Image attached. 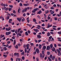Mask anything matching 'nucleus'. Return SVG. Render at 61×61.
<instances>
[{"label":"nucleus","mask_w":61,"mask_h":61,"mask_svg":"<svg viewBox=\"0 0 61 61\" xmlns=\"http://www.w3.org/2000/svg\"><path fill=\"white\" fill-rule=\"evenodd\" d=\"M57 51L58 52V56H60L61 55V52H60V51L59 50L57 49Z\"/></svg>","instance_id":"nucleus-1"},{"label":"nucleus","mask_w":61,"mask_h":61,"mask_svg":"<svg viewBox=\"0 0 61 61\" xmlns=\"http://www.w3.org/2000/svg\"><path fill=\"white\" fill-rule=\"evenodd\" d=\"M10 30H11V28L9 27V28H6V31H10Z\"/></svg>","instance_id":"nucleus-2"},{"label":"nucleus","mask_w":61,"mask_h":61,"mask_svg":"<svg viewBox=\"0 0 61 61\" xmlns=\"http://www.w3.org/2000/svg\"><path fill=\"white\" fill-rule=\"evenodd\" d=\"M17 19L19 21V22H20L21 21V20L22 19L21 18H17Z\"/></svg>","instance_id":"nucleus-3"},{"label":"nucleus","mask_w":61,"mask_h":61,"mask_svg":"<svg viewBox=\"0 0 61 61\" xmlns=\"http://www.w3.org/2000/svg\"><path fill=\"white\" fill-rule=\"evenodd\" d=\"M10 33H11V32L10 31H9L8 32H6L5 34L6 35H9L10 34Z\"/></svg>","instance_id":"nucleus-4"},{"label":"nucleus","mask_w":61,"mask_h":61,"mask_svg":"<svg viewBox=\"0 0 61 61\" xmlns=\"http://www.w3.org/2000/svg\"><path fill=\"white\" fill-rule=\"evenodd\" d=\"M34 30L35 31V32H36V33H37V32H38L39 31V30L37 29H34Z\"/></svg>","instance_id":"nucleus-5"},{"label":"nucleus","mask_w":61,"mask_h":61,"mask_svg":"<svg viewBox=\"0 0 61 61\" xmlns=\"http://www.w3.org/2000/svg\"><path fill=\"white\" fill-rule=\"evenodd\" d=\"M26 48L27 50L28 49H29V44H27L26 45Z\"/></svg>","instance_id":"nucleus-6"},{"label":"nucleus","mask_w":61,"mask_h":61,"mask_svg":"<svg viewBox=\"0 0 61 61\" xmlns=\"http://www.w3.org/2000/svg\"><path fill=\"white\" fill-rule=\"evenodd\" d=\"M50 47L49 46H48L47 47L46 50H50Z\"/></svg>","instance_id":"nucleus-7"},{"label":"nucleus","mask_w":61,"mask_h":61,"mask_svg":"<svg viewBox=\"0 0 61 61\" xmlns=\"http://www.w3.org/2000/svg\"><path fill=\"white\" fill-rule=\"evenodd\" d=\"M41 13H42V11H41V10H39V11L38 12L37 14H40Z\"/></svg>","instance_id":"nucleus-8"},{"label":"nucleus","mask_w":61,"mask_h":61,"mask_svg":"<svg viewBox=\"0 0 61 61\" xmlns=\"http://www.w3.org/2000/svg\"><path fill=\"white\" fill-rule=\"evenodd\" d=\"M42 54H43L42 56V57L43 58H44V56H45V54H44V52L43 51H42Z\"/></svg>","instance_id":"nucleus-9"},{"label":"nucleus","mask_w":61,"mask_h":61,"mask_svg":"<svg viewBox=\"0 0 61 61\" xmlns=\"http://www.w3.org/2000/svg\"><path fill=\"white\" fill-rule=\"evenodd\" d=\"M36 51L37 53H39V50L37 49H36Z\"/></svg>","instance_id":"nucleus-10"},{"label":"nucleus","mask_w":61,"mask_h":61,"mask_svg":"<svg viewBox=\"0 0 61 61\" xmlns=\"http://www.w3.org/2000/svg\"><path fill=\"white\" fill-rule=\"evenodd\" d=\"M46 49V46H43L42 48V50H45Z\"/></svg>","instance_id":"nucleus-11"},{"label":"nucleus","mask_w":61,"mask_h":61,"mask_svg":"<svg viewBox=\"0 0 61 61\" xmlns=\"http://www.w3.org/2000/svg\"><path fill=\"white\" fill-rule=\"evenodd\" d=\"M37 36L38 38H39V39H40V38H41V36L40 35H37Z\"/></svg>","instance_id":"nucleus-12"},{"label":"nucleus","mask_w":61,"mask_h":61,"mask_svg":"<svg viewBox=\"0 0 61 61\" xmlns=\"http://www.w3.org/2000/svg\"><path fill=\"white\" fill-rule=\"evenodd\" d=\"M55 58V56H53L52 57V60H54Z\"/></svg>","instance_id":"nucleus-13"},{"label":"nucleus","mask_w":61,"mask_h":61,"mask_svg":"<svg viewBox=\"0 0 61 61\" xmlns=\"http://www.w3.org/2000/svg\"><path fill=\"white\" fill-rule=\"evenodd\" d=\"M21 29L20 28H19L17 30V33H19V31H20L21 30Z\"/></svg>","instance_id":"nucleus-14"},{"label":"nucleus","mask_w":61,"mask_h":61,"mask_svg":"<svg viewBox=\"0 0 61 61\" xmlns=\"http://www.w3.org/2000/svg\"><path fill=\"white\" fill-rule=\"evenodd\" d=\"M47 36H50V33L49 32H48L47 33Z\"/></svg>","instance_id":"nucleus-15"},{"label":"nucleus","mask_w":61,"mask_h":61,"mask_svg":"<svg viewBox=\"0 0 61 61\" xmlns=\"http://www.w3.org/2000/svg\"><path fill=\"white\" fill-rule=\"evenodd\" d=\"M39 49H41V47H42L41 45L40 44H39Z\"/></svg>","instance_id":"nucleus-16"},{"label":"nucleus","mask_w":61,"mask_h":61,"mask_svg":"<svg viewBox=\"0 0 61 61\" xmlns=\"http://www.w3.org/2000/svg\"><path fill=\"white\" fill-rule=\"evenodd\" d=\"M16 43V40H14V42H13L14 45H15V44Z\"/></svg>","instance_id":"nucleus-17"},{"label":"nucleus","mask_w":61,"mask_h":61,"mask_svg":"<svg viewBox=\"0 0 61 61\" xmlns=\"http://www.w3.org/2000/svg\"><path fill=\"white\" fill-rule=\"evenodd\" d=\"M15 33L16 34V35L18 34V33H17V30H15Z\"/></svg>","instance_id":"nucleus-18"},{"label":"nucleus","mask_w":61,"mask_h":61,"mask_svg":"<svg viewBox=\"0 0 61 61\" xmlns=\"http://www.w3.org/2000/svg\"><path fill=\"white\" fill-rule=\"evenodd\" d=\"M27 10V8H25V9L23 11V12H25Z\"/></svg>","instance_id":"nucleus-19"},{"label":"nucleus","mask_w":61,"mask_h":61,"mask_svg":"<svg viewBox=\"0 0 61 61\" xmlns=\"http://www.w3.org/2000/svg\"><path fill=\"white\" fill-rule=\"evenodd\" d=\"M38 9H39L38 8H36L34 9V11H35L36 12V11H37V10H38Z\"/></svg>","instance_id":"nucleus-20"},{"label":"nucleus","mask_w":61,"mask_h":61,"mask_svg":"<svg viewBox=\"0 0 61 61\" xmlns=\"http://www.w3.org/2000/svg\"><path fill=\"white\" fill-rule=\"evenodd\" d=\"M33 22H36V19H33Z\"/></svg>","instance_id":"nucleus-21"},{"label":"nucleus","mask_w":61,"mask_h":61,"mask_svg":"<svg viewBox=\"0 0 61 61\" xmlns=\"http://www.w3.org/2000/svg\"><path fill=\"white\" fill-rule=\"evenodd\" d=\"M42 56H43V54H42V53H40V57H42V58H43V57H42Z\"/></svg>","instance_id":"nucleus-22"},{"label":"nucleus","mask_w":61,"mask_h":61,"mask_svg":"<svg viewBox=\"0 0 61 61\" xmlns=\"http://www.w3.org/2000/svg\"><path fill=\"white\" fill-rule=\"evenodd\" d=\"M25 34L26 36H28V34L27 33V31H26L25 32Z\"/></svg>","instance_id":"nucleus-23"},{"label":"nucleus","mask_w":61,"mask_h":61,"mask_svg":"<svg viewBox=\"0 0 61 61\" xmlns=\"http://www.w3.org/2000/svg\"><path fill=\"white\" fill-rule=\"evenodd\" d=\"M50 47L51 48H52V47H53V44H51L50 45Z\"/></svg>","instance_id":"nucleus-24"},{"label":"nucleus","mask_w":61,"mask_h":61,"mask_svg":"<svg viewBox=\"0 0 61 61\" xmlns=\"http://www.w3.org/2000/svg\"><path fill=\"white\" fill-rule=\"evenodd\" d=\"M51 26H52V25H48L47 27H48V28H49V27H51Z\"/></svg>","instance_id":"nucleus-25"},{"label":"nucleus","mask_w":61,"mask_h":61,"mask_svg":"<svg viewBox=\"0 0 61 61\" xmlns=\"http://www.w3.org/2000/svg\"><path fill=\"white\" fill-rule=\"evenodd\" d=\"M54 13V11H52V12H51V14L52 15Z\"/></svg>","instance_id":"nucleus-26"},{"label":"nucleus","mask_w":61,"mask_h":61,"mask_svg":"<svg viewBox=\"0 0 61 61\" xmlns=\"http://www.w3.org/2000/svg\"><path fill=\"white\" fill-rule=\"evenodd\" d=\"M4 36V35H0L1 38H2V37H3Z\"/></svg>","instance_id":"nucleus-27"},{"label":"nucleus","mask_w":61,"mask_h":61,"mask_svg":"<svg viewBox=\"0 0 61 61\" xmlns=\"http://www.w3.org/2000/svg\"><path fill=\"white\" fill-rule=\"evenodd\" d=\"M48 59L49 61H51V59H50V57H48Z\"/></svg>","instance_id":"nucleus-28"},{"label":"nucleus","mask_w":61,"mask_h":61,"mask_svg":"<svg viewBox=\"0 0 61 61\" xmlns=\"http://www.w3.org/2000/svg\"><path fill=\"white\" fill-rule=\"evenodd\" d=\"M7 15H9V16L10 17V16H11V15H10V14L9 13H7Z\"/></svg>","instance_id":"nucleus-29"},{"label":"nucleus","mask_w":61,"mask_h":61,"mask_svg":"<svg viewBox=\"0 0 61 61\" xmlns=\"http://www.w3.org/2000/svg\"><path fill=\"white\" fill-rule=\"evenodd\" d=\"M23 30H21L20 31V34H22V33H23Z\"/></svg>","instance_id":"nucleus-30"},{"label":"nucleus","mask_w":61,"mask_h":61,"mask_svg":"<svg viewBox=\"0 0 61 61\" xmlns=\"http://www.w3.org/2000/svg\"><path fill=\"white\" fill-rule=\"evenodd\" d=\"M6 8V7H5L4 8L3 7L2 8V10H5V8Z\"/></svg>","instance_id":"nucleus-31"},{"label":"nucleus","mask_w":61,"mask_h":61,"mask_svg":"<svg viewBox=\"0 0 61 61\" xmlns=\"http://www.w3.org/2000/svg\"><path fill=\"white\" fill-rule=\"evenodd\" d=\"M4 50H7V49L6 48V47H5L4 48Z\"/></svg>","instance_id":"nucleus-32"},{"label":"nucleus","mask_w":61,"mask_h":61,"mask_svg":"<svg viewBox=\"0 0 61 61\" xmlns=\"http://www.w3.org/2000/svg\"><path fill=\"white\" fill-rule=\"evenodd\" d=\"M15 48H16L17 49L18 48V46H17V45H16L15 46Z\"/></svg>","instance_id":"nucleus-33"},{"label":"nucleus","mask_w":61,"mask_h":61,"mask_svg":"<svg viewBox=\"0 0 61 61\" xmlns=\"http://www.w3.org/2000/svg\"><path fill=\"white\" fill-rule=\"evenodd\" d=\"M11 9H12V8H9L8 9L9 11H10L11 10Z\"/></svg>","instance_id":"nucleus-34"},{"label":"nucleus","mask_w":61,"mask_h":61,"mask_svg":"<svg viewBox=\"0 0 61 61\" xmlns=\"http://www.w3.org/2000/svg\"><path fill=\"white\" fill-rule=\"evenodd\" d=\"M27 46H26V45L25 44L24 45L23 47H24V48H25V47H26Z\"/></svg>","instance_id":"nucleus-35"},{"label":"nucleus","mask_w":61,"mask_h":61,"mask_svg":"<svg viewBox=\"0 0 61 61\" xmlns=\"http://www.w3.org/2000/svg\"><path fill=\"white\" fill-rule=\"evenodd\" d=\"M3 56H4L5 58V57H7V56L6 55H3Z\"/></svg>","instance_id":"nucleus-36"},{"label":"nucleus","mask_w":61,"mask_h":61,"mask_svg":"<svg viewBox=\"0 0 61 61\" xmlns=\"http://www.w3.org/2000/svg\"><path fill=\"white\" fill-rule=\"evenodd\" d=\"M47 54L48 55H50V52L49 51H48L47 52Z\"/></svg>","instance_id":"nucleus-37"},{"label":"nucleus","mask_w":61,"mask_h":61,"mask_svg":"<svg viewBox=\"0 0 61 61\" xmlns=\"http://www.w3.org/2000/svg\"><path fill=\"white\" fill-rule=\"evenodd\" d=\"M53 6L54 7H56V4H54Z\"/></svg>","instance_id":"nucleus-38"},{"label":"nucleus","mask_w":61,"mask_h":61,"mask_svg":"<svg viewBox=\"0 0 61 61\" xmlns=\"http://www.w3.org/2000/svg\"><path fill=\"white\" fill-rule=\"evenodd\" d=\"M27 51L26 48H25V53H26Z\"/></svg>","instance_id":"nucleus-39"},{"label":"nucleus","mask_w":61,"mask_h":61,"mask_svg":"<svg viewBox=\"0 0 61 61\" xmlns=\"http://www.w3.org/2000/svg\"><path fill=\"white\" fill-rule=\"evenodd\" d=\"M13 13L14 14H15L16 13V12H15V10H13Z\"/></svg>","instance_id":"nucleus-40"},{"label":"nucleus","mask_w":61,"mask_h":61,"mask_svg":"<svg viewBox=\"0 0 61 61\" xmlns=\"http://www.w3.org/2000/svg\"><path fill=\"white\" fill-rule=\"evenodd\" d=\"M50 58L51 59L52 57V55H50Z\"/></svg>","instance_id":"nucleus-41"},{"label":"nucleus","mask_w":61,"mask_h":61,"mask_svg":"<svg viewBox=\"0 0 61 61\" xmlns=\"http://www.w3.org/2000/svg\"><path fill=\"white\" fill-rule=\"evenodd\" d=\"M5 27H4L2 29V30H5Z\"/></svg>","instance_id":"nucleus-42"},{"label":"nucleus","mask_w":61,"mask_h":61,"mask_svg":"<svg viewBox=\"0 0 61 61\" xmlns=\"http://www.w3.org/2000/svg\"><path fill=\"white\" fill-rule=\"evenodd\" d=\"M32 13H35L36 12V11H35L34 10H33L32 11Z\"/></svg>","instance_id":"nucleus-43"},{"label":"nucleus","mask_w":61,"mask_h":61,"mask_svg":"<svg viewBox=\"0 0 61 61\" xmlns=\"http://www.w3.org/2000/svg\"><path fill=\"white\" fill-rule=\"evenodd\" d=\"M12 39H15V36H13L12 37Z\"/></svg>","instance_id":"nucleus-44"},{"label":"nucleus","mask_w":61,"mask_h":61,"mask_svg":"<svg viewBox=\"0 0 61 61\" xmlns=\"http://www.w3.org/2000/svg\"><path fill=\"white\" fill-rule=\"evenodd\" d=\"M10 42H11L10 41H8L7 42V43L8 44H10Z\"/></svg>","instance_id":"nucleus-45"},{"label":"nucleus","mask_w":61,"mask_h":61,"mask_svg":"<svg viewBox=\"0 0 61 61\" xmlns=\"http://www.w3.org/2000/svg\"><path fill=\"white\" fill-rule=\"evenodd\" d=\"M51 9H54V8L53 7H52L51 8Z\"/></svg>","instance_id":"nucleus-46"},{"label":"nucleus","mask_w":61,"mask_h":61,"mask_svg":"<svg viewBox=\"0 0 61 61\" xmlns=\"http://www.w3.org/2000/svg\"><path fill=\"white\" fill-rule=\"evenodd\" d=\"M9 6L11 7V8H13V6L12 5H9Z\"/></svg>","instance_id":"nucleus-47"},{"label":"nucleus","mask_w":61,"mask_h":61,"mask_svg":"<svg viewBox=\"0 0 61 61\" xmlns=\"http://www.w3.org/2000/svg\"><path fill=\"white\" fill-rule=\"evenodd\" d=\"M54 46L55 47H56V44H54Z\"/></svg>","instance_id":"nucleus-48"},{"label":"nucleus","mask_w":61,"mask_h":61,"mask_svg":"<svg viewBox=\"0 0 61 61\" xmlns=\"http://www.w3.org/2000/svg\"><path fill=\"white\" fill-rule=\"evenodd\" d=\"M52 36H50L49 37V38L50 39H52Z\"/></svg>","instance_id":"nucleus-49"},{"label":"nucleus","mask_w":61,"mask_h":61,"mask_svg":"<svg viewBox=\"0 0 61 61\" xmlns=\"http://www.w3.org/2000/svg\"><path fill=\"white\" fill-rule=\"evenodd\" d=\"M20 6H22V3H20Z\"/></svg>","instance_id":"nucleus-50"},{"label":"nucleus","mask_w":61,"mask_h":61,"mask_svg":"<svg viewBox=\"0 0 61 61\" xmlns=\"http://www.w3.org/2000/svg\"><path fill=\"white\" fill-rule=\"evenodd\" d=\"M42 26H45V24H43L41 25Z\"/></svg>","instance_id":"nucleus-51"},{"label":"nucleus","mask_w":61,"mask_h":61,"mask_svg":"<svg viewBox=\"0 0 61 61\" xmlns=\"http://www.w3.org/2000/svg\"><path fill=\"white\" fill-rule=\"evenodd\" d=\"M59 51H60V52L61 51V48H59Z\"/></svg>","instance_id":"nucleus-52"},{"label":"nucleus","mask_w":61,"mask_h":61,"mask_svg":"<svg viewBox=\"0 0 61 61\" xmlns=\"http://www.w3.org/2000/svg\"><path fill=\"white\" fill-rule=\"evenodd\" d=\"M61 29V28H58L57 29V30H60Z\"/></svg>","instance_id":"nucleus-53"},{"label":"nucleus","mask_w":61,"mask_h":61,"mask_svg":"<svg viewBox=\"0 0 61 61\" xmlns=\"http://www.w3.org/2000/svg\"><path fill=\"white\" fill-rule=\"evenodd\" d=\"M37 5H38L37 4H36L34 6L35 7L36 6H37Z\"/></svg>","instance_id":"nucleus-54"},{"label":"nucleus","mask_w":61,"mask_h":61,"mask_svg":"<svg viewBox=\"0 0 61 61\" xmlns=\"http://www.w3.org/2000/svg\"><path fill=\"white\" fill-rule=\"evenodd\" d=\"M50 33H51V34L52 35H53V34H54V33L53 32H50Z\"/></svg>","instance_id":"nucleus-55"},{"label":"nucleus","mask_w":61,"mask_h":61,"mask_svg":"<svg viewBox=\"0 0 61 61\" xmlns=\"http://www.w3.org/2000/svg\"><path fill=\"white\" fill-rule=\"evenodd\" d=\"M45 7V8H46V9H48V7H47V6Z\"/></svg>","instance_id":"nucleus-56"},{"label":"nucleus","mask_w":61,"mask_h":61,"mask_svg":"<svg viewBox=\"0 0 61 61\" xmlns=\"http://www.w3.org/2000/svg\"><path fill=\"white\" fill-rule=\"evenodd\" d=\"M18 35L19 36H21V34H20L19 33H18Z\"/></svg>","instance_id":"nucleus-57"},{"label":"nucleus","mask_w":61,"mask_h":61,"mask_svg":"<svg viewBox=\"0 0 61 61\" xmlns=\"http://www.w3.org/2000/svg\"><path fill=\"white\" fill-rule=\"evenodd\" d=\"M15 30H12V32L14 33V32H15Z\"/></svg>","instance_id":"nucleus-58"},{"label":"nucleus","mask_w":61,"mask_h":61,"mask_svg":"<svg viewBox=\"0 0 61 61\" xmlns=\"http://www.w3.org/2000/svg\"><path fill=\"white\" fill-rule=\"evenodd\" d=\"M37 17H38V18L40 19V17L39 16V15L37 16Z\"/></svg>","instance_id":"nucleus-59"},{"label":"nucleus","mask_w":61,"mask_h":61,"mask_svg":"<svg viewBox=\"0 0 61 61\" xmlns=\"http://www.w3.org/2000/svg\"><path fill=\"white\" fill-rule=\"evenodd\" d=\"M14 24H15V23H14V22L11 23V24L12 25H14Z\"/></svg>","instance_id":"nucleus-60"},{"label":"nucleus","mask_w":61,"mask_h":61,"mask_svg":"<svg viewBox=\"0 0 61 61\" xmlns=\"http://www.w3.org/2000/svg\"><path fill=\"white\" fill-rule=\"evenodd\" d=\"M48 19L49 20V19H50V17L48 16Z\"/></svg>","instance_id":"nucleus-61"},{"label":"nucleus","mask_w":61,"mask_h":61,"mask_svg":"<svg viewBox=\"0 0 61 61\" xmlns=\"http://www.w3.org/2000/svg\"><path fill=\"white\" fill-rule=\"evenodd\" d=\"M36 60L37 61H39V59H38V58H36Z\"/></svg>","instance_id":"nucleus-62"},{"label":"nucleus","mask_w":61,"mask_h":61,"mask_svg":"<svg viewBox=\"0 0 61 61\" xmlns=\"http://www.w3.org/2000/svg\"><path fill=\"white\" fill-rule=\"evenodd\" d=\"M23 16L25 17V13H24L23 14Z\"/></svg>","instance_id":"nucleus-63"},{"label":"nucleus","mask_w":61,"mask_h":61,"mask_svg":"<svg viewBox=\"0 0 61 61\" xmlns=\"http://www.w3.org/2000/svg\"><path fill=\"white\" fill-rule=\"evenodd\" d=\"M59 14L60 16H61V11L60 12Z\"/></svg>","instance_id":"nucleus-64"}]
</instances>
